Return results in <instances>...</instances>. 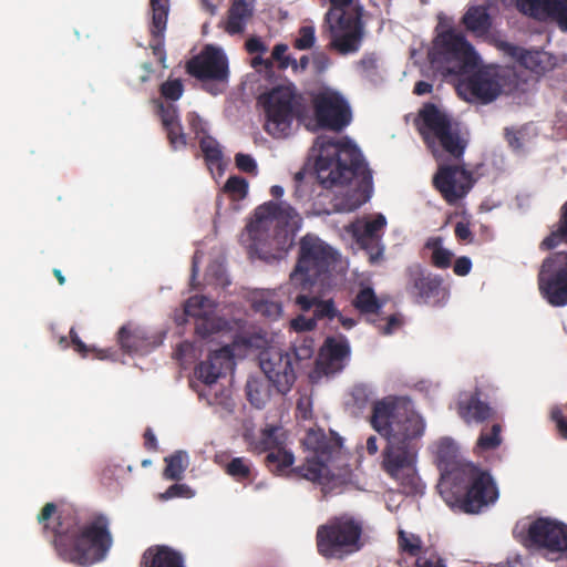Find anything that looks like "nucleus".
<instances>
[{
  "label": "nucleus",
  "instance_id": "nucleus-1",
  "mask_svg": "<svg viewBox=\"0 0 567 567\" xmlns=\"http://www.w3.org/2000/svg\"><path fill=\"white\" fill-rule=\"evenodd\" d=\"M37 519L45 534H52L51 545L56 556L79 567L103 561L114 543L110 518L101 513L84 519L79 508L66 505L58 509L50 502L42 507Z\"/></svg>",
  "mask_w": 567,
  "mask_h": 567
},
{
  "label": "nucleus",
  "instance_id": "nucleus-2",
  "mask_svg": "<svg viewBox=\"0 0 567 567\" xmlns=\"http://www.w3.org/2000/svg\"><path fill=\"white\" fill-rule=\"evenodd\" d=\"M372 427L386 437L382 452V470L408 494L417 493L421 478L417 474V454L421 439L425 432V422L421 415L395 404L378 401L373 404Z\"/></svg>",
  "mask_w": 567,
  "mask_h": 567
},
{
  "label": "nucleus",
  "instance_id": "nucleus-3",
  "mask_svg": "<svg viewBox=\"0 0 567 567\" xmlns=\"http://www.w3.org/2000/svg\"><path fill=\"white\" fill-rule=\"evenodd\" d=\"M431 451L441 473L440 494L451 508L478 514L498 499V488L489 471L464 460L453 439L440 437Z\"/></svg>",
  "mask_w": 567,
  "mask_h": 567
},
{
  "label": "nucleus",
  "instance_id": "nucleus-4",
  "mask_svg": "<svg viewBox=\"0 0 567 567\" xmlns=\"http://www.w3.org/2000/svg\"><path fill=\"white\" fill-rule=\"evenodd\" d=\"M540 251H549L537 274L538 290L553 307L567 305V200L559 209L558 220L538 244Z\"/></svg>",
  "mask_w": 567,
  "mask_h": 567
},
{
  "label": "nucleus",
  "instance_id": "nucleus-5",
  "mask_svg": "<svg viewBox=\"0 0 567 567\" xmlns=\"http://www.w3.org/2000/svg\"><path fill=\"white\" fill-rule=\"evenodd\" d=\"M315 146L319 150L315 169L319 184L324 188L347 185L360 175L364 183H371L372 175L360 150L348 138L336 141L319 136Z\"/></svg>",
  "mask_w": 567,
  "mask_h": 567
},
{
  "label": "nucleus",
  "instance_id": "nucleus-6",
  "mask_svg": "<svg viewBox=\"0 0 567 567\" xmlns=\"http://www.w3.org/2000/svg\"><path fill=\"white\" fill-rule=\"evenodd\" d=\"M322 30L329 34V48L341 55L357 53L365 38L364 9L360 0H328Z\"/></svg>",
  "mask_w": 567,
  "mask_h": 567
},
{
  "label": "nucleus",
  "instance_id": "nucleus-7",
  "mask_svg": "<svg viewBox=\"0 0 567 567\" xmlns=\"http://www.w3.org/2000/svg\"><path fill=\"white\" fill-rule=\"evenodd\" d=\"M338 252L317 235L306 234L299 239L298 256L290 274V285L295 289L321 286L331 287L332 269Z\"/></svg>",
  "mask_w": 567,
  "mask_h": 567
},
{
  "label": "nucleus",
  "instance_id": "nucleus-8",
  "mask_svg": "<svg viewBox=\"0 0 567 567\" xmlns=\"http://www.w3.org/2000/svg\"><path fill=\"white\" fill-rule=\"evenodd\" d=\"M306 444L313 451L315 456L291 468V477L305 478L320 485L323 496H327L343 484L341 477L333 474L328 466V463L340 453L342 439L333 434L328 436L320 430H311L306 436Z\"/></svg>",
  "mask_w": 567,
  "mask_h": 567
},
{
  "label": "nucleus",
  "instance_id": "nucleus-9",
  "mask_svg": "<svg viewBox=\"0 0 567 567\" xmlns=\"http://www.w3.org/2000/svg\"><path fill=\"white\" fill-rule=\"evenodd\" d=\"M306 444L313 451L315 456L291 468V477L305 478L320 485L323 496H327L343 484L341 477L333 474L328 466V463L340 453L342 439L333 434L328 436L320 430H311L306 436Z\"/></svg>",
  "mask_w": 567,
  "mask_h": 567
},
{
  "label": "nucleus",
  "instance_id": "nucleus-10",
  "mask_svg": "<svg viewBox=\"0 0 567 567\" xmlns=\"http://www.w3.org/2000/svg\"><path fill=\"white\" fill-rule=\"evenodd\" d=\"M362 522L352 515L332 516L317 527V551L326 559H344L362 548Z\"/></svg>",
  "mask_w": 567,
  "mask_h": 567
},
{
  "label": "nucleus",
  "instance_id": "nucleus-11",
  "mask_svg": "<svg viewBox=\"0 0 567 567\" xmlns=\"http://www.w3.org/2000/svg\"><path fill=\"white\" fill-rule=\"evenodd\" d=\"M302 99L292 85H278L258 97L262 105L266 123L265 131L275 138L290 134L293 120L302 107Z\"/></svg>",
  "mask_w": 567,
  "mask_h": 567
},
{
  "label": "nucleus",
  "instance_id": "nucleus-12",
  "mask_svg": "<svg viewBox=\"0 0 567 567\" xmlns=\"http://www.w3.org/2000/svg\"><path fill=\"white\" fill-rule=\"evenodd\" d=\"M295 215V209L285 202L269 200L258 206L255 210V219L246 227L250 251L267 261L278 258L281 249L278 240L269 234L268 223L274 219L289 220Z\"/></svg>",
  "mask_w": 567,
  "mask_h": 567
},
{
  "label": "nucleus",
  "instance_id": "nucleus-13",
  "mask_svg": "<svg viewBox=\"0 0 567 567\" xmlns=\"http://www.w3.org/2000/svg\"><path fill=\"white\" fill-rule=\"evenodd\" d=\"M417 130L425 143L437 140L445 152L460 158L465 150L458 132L452 127L450 117L433 103H427L419 113Z\"/></svg>",
  "mask_w": 567,
  "mask_h": 567
},
{
  "label": "nucleus",
  "instance_id": "nucleus-14",
  "mask_svg": "<svg viewBox=\"0 0 567 567\" xmlns=\"http://www.w3.org/2000/svg\"><path fill=\"white\" fill-rule=\"evenodd\" d=\"M465 86L474 100L488 104L501 94L513 92L517 87V76L513 69L487 65L468 76Z\"/></svg>",
  "mask_w": 567,
  "mask_h": 567
},
{
  "label": "nucleus",
  "instance_id": "nucleus-15",
  "mask_svg": "<svg viewBox=\"0 0 567 567\" xmlns=\"http://www.w3.org/2000/svg\"><path fill=\"white\" fill-rule=\"evenodd\" d=\"M279 427L268 425L258 435L245 434L244 437L249 452L268 453L265 457V465L272 474L291 477L290 470L295 456L284 449L285 442L277 435Z\"/></svg>",
  "mask_w": 567,
  "mask_h": 567
},
{
  "label": "nucleus",
  "instance_id": "nucleus-16",
  "mask_svg": "<svg viewBox=\"0 0 567 567\" xmlns=\"http://www.w3.org/2000/svg\"><path fill=\"white\" fill-rule=\"evenodd\" d=\"M327 288L312 286L295 289V291L289 292V298L301 312L312 311V317L317 323L321 320L332 322L337 319L344 330L352 329L357 324V320L344 317L332 298H323Z\"/></svg>",
  "mask_w": 567,
  "mask_h": 567
},
{
  "label": "nucleus",
  "instance_id": "nucleus-17",
  "mask_svg": "<svg viewBox=\"0 0 567 567\" xmlns=\"http://www.w3.org/2000/svg\"><path fill=\"white\" fill-rule=\"evenodd\" d=\"M404 288L417 305L441 306L449 296L442 277L432 274L421 264H412L405 269Z\"/></svg>",
  "mask_w": 567,
  "mask_h": 567
},
{
  "label": "nucleus",
  "instance_id": "nucleus-18",
  "mask_svg": "<svg viewBox=\"0 0 567 567\" xmlns=\"http://www.w3.org/2000/svg\"><path fill=\"white\" fill-rule=\"evenodd\" d=\"M312 106L320 128L341 132L352 120L348 101L337 91L324 89L318 92L312 97Z\"/></svg>",
  "mask_w": 567,
  "mask_h": 567
},
{
  "label": "nucleus",
  "instance_id": "nucleus-19",
  "mask_svg": "<svg viewBox=\"0 0 567 567\" xmlns=\"http://www.w3.org/2000/svg\"><path fill=\"white\" fill-rule=\"evenodd\" d=\"M186 72L203 83H226L229 76L228 60L221 49L208 44L187 61ZM204 86L206 91L216 94L206 84Z\"/></svg>",
  "mask_w": 567,
  "mask_h": 567
},
{
  "label": "nucleus",
  "instance_id": "nucleus-20",
  "mask_svg": "<svg viewBox=\"0 0 567 567\" xmlns=\"http://www.w3.org/2000/svg\"><path fill=\"white\" fill-rule=\"evenodd\" d=\"M260 368L278 393H288L296 382L293 357L281 349L269 348L262 351Z\"/></svg>",
  "mask_w": 567,
  "mask_h": 567
},
{
  "label": "nucleus",
  "instance_id": "nucleus-21",
  "mask_svg": "<svg viewBox=\"0 0 567 567\" xmlns=\"http://www.w3.org/2000/svg\"><path fill=\"white\" fill-rule=\"evenodd\" d=\"M434 49L442 60L454 63V69L457 72H464L475 65L476 53L474 48L462 33L452 28L436 35Z\"/></svg>",
  "mask_w": 567,
  "mask_h": 567
},
{
  "label": "nucleus",
  "instance_id": "nucleus-22",
  "mask_svg": "<svg viewBox=\"0 0 567 567\" xmlns=\"http://www.w3.org/2000/svg\"><path fill=\"white\" fill-rule=\"evenodd\" d=\"M350 354L351 348L347 337H327L320 347L313 373L318 377L340 373L348 364Z\"/></svg>",
  "mask_w": 567,
  "mask_h": 567
},
{
  "label": "nucleus",
  "instance_id": "nucleus-23",
  "mask_svg": "<svg viewBox=\"0 0 567 567\" xmlns=\"http://www.w3.org/2000/svg\"><path fill=\"white\" fill-rule=\"evenodd\" d=\"M433 185L444 200L453 205L471 190L473 178L472 174L463 167L445 165L437 169L433 177Z\"/></svg>",
  "mask_w": 567,
  "mask_h": 567
},
{
  "label": "nucleus",
  "instance_id": "nucleus-24",
  "mask_svg": "<svg viewBox=\"0 0 567 567\" xmlns=\"http://www.w3.org/2000/svg\"><path fill=\"white\" fill-rule=\"evenodd\" d=\"M385 226L383 215H378L373 219H359L349 226V231L357 244L369 255L370 262H377L383 257L382 237Z\"/></svg>",
  "mask_w": 567,
  "mask_h": 567
},
{
  "label": "nucleus",
  "instance_id": "nucleus-25",
  "mask_svg": "<svg viewBox=\"0 0 567 567\" xmlns=\"http://www.w3.org/2000/svg\"><path fill=\"white\" fill-rule=\"evenodd\" d=\"M527 539L537 548L563 553L567 549V526L548 517H540L530 523Z\"/></svg>",
  "mask_w": 567,
  "mask_h": 567
},
{
  "label": "nucleus",
  "instance_id": "nucleus-26",
  "mask_svg": "<svg viewBox=\"0 0 567 567\" xmlns=\"http://www.w3.org/2000/svg\"><path fill=\"white\" fill-rule=\"evenodd\" d=\"M456 411L467 425L482 424L493 420L496 414L489 403L482 399V391L478 388L458 394Z\"/></svg>",
  "mask_w": 567,
  "mask_h": 567
},
{
  "label": "nucleus",
  "instance_id": "nucleus-27",
  "mask_svg": "<svg viewBox=\"0 0 567 567\" xmlns=\"http://www.w3.org/2000/svg\"><path fill=\"white\" fill-rule=\"evenodd\" d=\"M234 365V350L230 346L213 351L206 361L196 368V374L205 384H213Z\"/></svg>",
  "mask_w": 567,
  "mask_h": 567
},
{
  "label": "nucleus",
  "instance_id": "nucleus-28",
  "mask_svg": "<svg viewBox=\"0 0 567 567\" xmlns=\"http://www.w3.org/2000/svg\"><path fill=\"white\" fill-rule=\"evenodd\" d=\"M150 6L152 9V22L150 27L152 40L150 47L159 62L164 63L166 59L164 34L169 12V0H150Z\"/></svg>",
  "mask_w": 567,
  "mask_h": 567
},
{
  "label": "nucleus",
  "instance_id": "nucleus-29",
  "mask_svg": "<svg viewBox=\"0 0 567 567\" xmlns=\"http://www.w3.org/2000/svg\"><path fill=\"white\" fill-rule=\"evenodd\" d=\"M141 567H186L181 551L167 545H154L142 555Z\"/></svg>",
  "mask_w": 567,
  "mask_h": 567
},
{
  "label": "nucleus",
  "instance_id": "nucleus-30",
  "mask_svg": "<svg viewBox=\"0 0 567 567\" xmlns=\"http://www.w3.org/2000/svg\"><path fill=\"white\" fill-rule=\"evenodd\" d=\"M254 7L247 0H234L228 10L227 20L224 25L225 31L230 35L244 32Z\"/></svg>",
  "mask_w": 567,
  "mask_h": 567
},
{
  "label": "nucleus",
  "instance_id": "nucleus-31",
  "mask_svg": "<svg viewBox=\"0 0 567 567\" xmlns=\"http://www.w3.org/2000/svg\"><path fill=\"white\" fill-rule=\"evenodd\" d=\"M465 29L477 37L486 35L493 24L488 8L485 6H472L462 17Z\"/></svg>",
  "mask_w": 567,
  "mask_h": 567
},
{
  "label": "nucleus",
  "instance_id": "nucleus-32",
  "mask_svg": "<svg viewBox=\"0 0 567 567\" xmlns=\"http://www.w3.org/2000/svg\"><path fill=\"white\" fill-rule=\"evenodd\" d=\"M495 44L505 55L528 69H536L543 55L539 51H528L505 40H496Z\"/></svg>",
  "mask_w": 567,
  "mask_h": 567
},
{
  "label": "nucleus",
  "instance_id": "nucleus-33",
  "mask_svg": "<svg viewBox=\"0 0 567 567\" xmlns=\"http://www.w3.org/2000/svg\"><path fill=\"white\" fill-rule=\"evenodd\" d=\"M225 473L238 483H251L255 478L254 465L244 456L233 457L225 466Z\"/></svg>",
  "mask_w": 567,
  "mask_h": 567
},
{
  "label": "nucleus",
  "instance_id": "nucleus-34",
  "mask_svg": "<svg viewBox=\"0 0 567 567\" xmlns=\"http://www.w3.org/2000/svg\"><path fill=\"white\" fill-rule=\"evenodd\" d=\"M251 307L256 313L270 320L278 319L282 313V305L269 292L256 295Z\"/></svg>",
  "mask_w": 567,
  "mask_h": 567
},
{
  "label": "nucleus",
  "instance_id": "nucleus-35",
  "mask_svg": "<svg viewBox=\"0 0 567 567\" xmlns=\"http://www.w3.org/2000/svg\"><path fill=\"white\" fill-rule=\"evenodd\" d=\"M352 306L361 315H378L382 308L374 290L370 287H364L359 290L352 300Z\"/></svg>",
  "mask_w": 567,
  "mask_h": 567
},
{
  "label": "nucleus",
  "instance_id": "nucleus-36",
  "mask_svg": "<svg viewBox=\"0 0 567 567\" xmlns=\"http://www.w3.org/2000/svg\"><path fill=\"white\" fill-rule=\"evenodd\" d=\"M166 466L163 476L171 481H181L184 472L188 467V455L185 451H176L164 458Z\"/></svg>",
  "mask_w": 567,
  "mask_h": 567
},
{
  "label": "nucleus",
  "instance_id": "nucleus-37",
  "mask_svg": "<svg viewBox=\"0 0 567 567\" xmlns=\"http://www.w3.org/2000/svg\"><path fill=\"white\" fill-rule=\"evenodd\" d=\"M556 0H517V9L534 19L549 18Z\"/></svg>",
  "mask_w": 567,
  "mask_h": 567
},
{
  "label": "nucleus",
  "instance_id": "nucleus-38",
  "mask_svg": "<svg viewBox=\"0 0 567 567\" xmlns=\"http://www.w3.org/2000/svg\"><path fill=\"white\" fill-rule=\"evenodd\" d=\"M246 393L248 401L257 409L264 408L270 399L269 384L257 378L247 381Z\"/></svg>",
  "mask_w": 567,
  "mask_h": 567
},
{
  "label": "nucleus",
  "instance_id": "nucleus-39",
  "mask_svg": "<svg viewBox=\"0 0 567 567\" xmlns=\"http://www.w3.org/2000/svg\"><path fill=\"white\" fill-rule=\"evenodd\" d=\"M199 147L205 158V162L210 171L213 168L220 169L223 163V152L219 143L210 135L200 137Z\"/></svg>",
  "mask_w": 567,
  "mask_h": 567
},
{
  "label": "nucleus",
  "instance_id": "nucleus-40",
  "mask_svg": "<svg viewBox=\"0 0 567 567\" xmlns=\"http://www.w3.org/2000/svg\"><path fill=\"white\" fill-rule=\"evenodd\" d=\"M398 547L399 549L410 557L417 558L425 548L419 535L406 533L403 529L398 532Z\"/></svg>",
  "mask_w": 567,
  "mask_h": 567
},
{
  "label": "nucleus",
  "instance_id": "nucleus-41",
  "mask_svg": "<svg viewBox=\"0 0 567 567\" xmlns=\"http://www.w3.org/2000/svg\"><path fill=\"white\" fill-rule=\"evenodd\" d=\"M117 339L121 348L127 353L138 352L144 343L143 338L136 330H131L123 326L117 332Z\"/></svg>",
  "mask_w": 567,
  "mask_h": 567
},
{
  "label": "nucleus",
  "instance_id": "nucleus-42",
  "mask_svg": "<svg viewBox=\"0 0 567 567\" xmlns=\"http://www.w3.org/2000/svg\"><path fill=\"white\" fill-rule=\"evenodd\" d=\"M502 427L498 423L493 424L489 432L482 431L476 443V447L481 451H489L497 449L502 443Z\"/></svg>",
  "mask_w": 567,
  "mask_h": 567
},
{
  "label": "nucleus",
  "instance_id": "nucleus-43",
  "mask_svg": "<svg viewBox=\"0 0 567 567\" xmlns=\"http://www.w3.org/2000/svg\"><path fill=\"white\" fill-rule=\"evenodd\" d=\"M163 130L166 133L168 144L173 151L187 146V137L181 122L175 123L172 126L164 127Z\"/></svg>",
  "mask_w": 567,
  "mask_h": 567
},
{
  "label": "nucleus",
  "instance_id": "nucleus-44",
  "mask_svg": "<svg viewBox=\"0 0 567 567\" xmlns=\"http://www.w3.org/2000/svg\"><path fill=\"white\" fill-rule=\"evenodd\" d=\"M208 298L196 295L189 297L184 305V312L188 317L202 318L205 315V308L208 306Z\"/></svg>",
  "mask_w": 567,
  "mask_h": 567
},
{
  "label": "nucleus",
  "instance_id": "nucleus-45",
  "mask_svg": "<svg viewBox=\"0 0 567 567\" xmlns=\"http://www.w3.org/2000/svg\"><path fill=\"white\" fill-rule=\"evenodd\" d=\"M70 339L71 344L75 352H78L82 358L89 357L90 353H94V357L97 359H105L106 351L97 350L95 348L87 347L79 337L74 328L70 330Z\"/></svg>",
  "mask_w": 567,
  "mask_h": 567
},
{
  "label": "nucleus",
  "instance_id": "nucleus-46",
  "mask_svg": "<svg viewBox=\"0 0 567 567\" xmlns=\"http://www.w3.org/2000/svg\"><path fill=\"white\" fill-rule=\"evenodd\" d=\"M350 395L352 404L362 410L372 400L373 393L369 385L360 383L352 386Z\"/></svg>",
  "mask_w": 567,
  "mask_h": 567
},
{
  "label": "nucleus",
  "instance_id": "nucleus-47",
  "mask_svg": "<svg viewBox=\"0 0 567 567\" xmlns=\"http://www.w3.org/2000/svg\"><path fill=\"white\" fill-rule=\"evenodd\" d=\"M414 567H446V564L435 549L427 547L416 558Z\"/></svg>",
  "mask_w": 567,
  "mask_h": 567
},
{
  "label": "nucleus",
  "instance_id": "nucleus-48",
  "mask_svg": "<svg viewBox=\"0 0 567 567\" xmlns=\"http://www.w3.org/2000/svg\"><path fill=\"white\" fill-rule=\"evenodd\" d=\"M159 92L166 100L177 101L184 92L183 82L179 79L167 80L161 85Z\"/></svg>",
  "mask_w": 567,
  "mask_h": 567
},
{
  "label": "nucleus",
  "instance_id": "nucleus-49",
  "mask_svg": "<svg viewBox=\"0 0 567 567\" xmlns=\"http://www.w3.org/2000/svg\"><path fill=\"white\" fill-rule=\"evenodd\" d=\"M315 28L312 25H303L299 29V35L293 42V47L298 50H309L316 41Z\"/></svg>",
  "mask_w": 567,
  "mask_h": 567
},
{
  "label": "nucleus",
  "instance_id": "nucleus-50",
  "mask_svg": "<svg viewBox=\"0 0 567 567\" xmlns=\"http://www.w3.org/2000/svg\"><path fill=\"white\" fill-rule=\"evenodd\" d=\"M158 114L163 128L181 122L178 109L173 104L164 105L161 103L158 105Z\"/></svg>",
  "mask_w": 567,
  "mask_h": 567
},
{
  "label": "nucleus",
  "instance_id": "nucleus-51",
  "mask_svg": "<svg viewBox=\"0 0 567 567\" xmlns=\"http://www.w3.org/2000/svg\"><path fill=\"white\" fill-rule=\"evenodd\" d=\"M248 184L245 178L231 176L227 179L224 186V190L230 193L239 198H243L247 194Z\"/></svg>",
  "mask_w": 567,
  "mask_h": 567
},
{
  "label": "nucleus",
  "instance_id": "nucleus-52",
  "mask_svg": "<svg viewBox=\"0 0 567 567\" xmlns=\"http://www.w3.org/2000/svg\"><path fill=\"white\" fill-rule=\"evenodd\" d=\"M186 121L189 130L195 134V137L200 141V137L207 134V123L196 113L189 112L186 115Z\"/></svg>",
  "mask_w": 567,
  "mask_h": 567
},
{
  "label": "nucleus",
  "instance_id": "nucleus-53",
  "mask_svg": "<svg viewBox=\"0 0 567 567\" xmlns=\"http://www.w3.org/2000/svg\"><path fill=\"white\" fill-rule=\"evenodd\" d=\"M563 31H567V0H556L549 16Z\"/></svg>",
  "mask_w": 567,
  "mask_h": 567
},
{
  "label": "nucleus",
  "instance_id": "nucleus-54",
  "mask_svg": "<svg viewBox=\"0 0 567 567\" xmlns=\"http://www.w3.org/2000/svg\"><path fill=\"white\" fill-rule=\"evenodd\" d=\"M453 252L446 248L437 249L431 255V264L439 269H447L452 265Z\"/></svg>",
  "mask_w": 567,
  "mask_h": 567
},
{
  "label": "nucleus",
  "instance_id": "nucleus-55",
  "mask_svg": "<svg viewBox=\"0 0 567 567\" xmlns=\"http://www.w3.org/2000/svg\"><path fill=\"white\" fill-rule=\"evenodd\" d=\"M194 496V491L186 484H173L171 485L164 494H162L163 499H171L176 497L190 498Z\"/></svg>",
  "mask_w": 567,
  "mask_h": 567
},
{
  "label": "nucleus",
  "instance_id": "nucleus-56",
  "mask_svg": "<svg viewBox=\"0 0 567 567\" xmlns=\"http://www.w3.org/2000/svg\"><path fill=\"white\" fill-rule=\"evenodd\" d=\"M235 164L237 168L244 173L256 175L258 172L257 163L254 159V157L249 154H236Z\"/></svg>",
  "mask_w": 567,
  "mask_h": 567
},
{
  "label": "nucleus",
  "instance_id": "nucleus-57",
  "mask_svg": "<svg viewBox=\"0 0 567 567\" xmlns=\"http://www.w3.org/2000/svg\"><path fill=\"white\" fill-rule=\"evenodd\" d=\"M290 327L296 332H308L317 328V322L313 317H306L305 315H298L290 321Z\"/></svg>",
  "mask_w": 567,
  "mask_h": 567
},
{
  "label": "nucleus",
  "instance_id": "nucleus-58",
  "mask_svg": "<svg viewBox=\"0 0 567 567\" xmlns=\"http://www.w3.org/2000/svg\"><path fill=\"white\" fill-rule=\"evenodd\" d=\"M288 51V45L284 43H278L274 47L271 52L272 60L278 62V66L280 69H287L290 64V56L286 54Z\"/></svg>",
  "mask_w": 567,
  "mask_h": 567
},
{
  "label": "nucleus",
  "instance_id": "nucleus-59",
  "mask_svg": "<svg viewBox=\"0 0 567 567\" xmlns=\"http://www.w3.org/2000/svg\"><path fill=\"white\" fill-rule=\"evenodd\" d=\"M286 352L293 357V364L297 367L300 361L311 358L313 349L311 346L303 343L299 347L293 346Z\"/></svg>",
  "mask_w": 567,
  "mask_h": 567
},
{
  "label": "nucleus",
  "instance_id": "nucleus-60",
  "mask_svg": "<svg viewBox=\"0 0 567 567\" xmlns=\"http://www.w3.org/2000/svg\"><path fill=\"white\" fill-rule=\"evenodd\" d=\"M454 234L457 240L471 243L473 240V233L467 223L458 221L455 225Z\"/></svg>",
  "mask_w": 567,
  "mask_h": 567
},
{
  "label": "nucleus",
  "instance_id": "nucleus-61",
  "mask_svg": "<svg viewBox=\"0 0 567 567\" xmlns=\"http://www.w3.org/2000/svg\"><path fill=\"white\" fill-rule=\"evenodd\" d=\"M471 269L472 261L466 256L458 257L453 265V271L456 276H466L470 274Z\"/></svg>",
  "mask_w": 567,
  "mask_h": 567
},
{
  "label": "nucleus",
  "instance_id": "nucleus-62",
  "mask_svg": "<svg viewBox=\"0 0 567 567\" xmlns=\"http://www.w3.org/2000/svg\"><path fill=\"white\" fill-rule=\"evenodd\" d=\"M245 47L249 53H265L267 51V47L256 37L248 39Z\"/></svg>",
  "mask_w": 567,
  "mask_h": 567
},
{
  "label": "nucleus",
  "instance_id": "nucleus-63",
  "mask_svg": "<svg viewBox=\"0 0 567 567\" xmlns=\"http://www.w3.org/2000/svg\"><path fill=\"white\" fill-rule=\"evenodd\" d=\"M505 137L508 145L514 150H520L523 143L519 137V132L511 128H505Z\"/></svg>",
  "mask_w": 567,
  "mask_h": 567
},
{
  "label": "nucleus",
  "instance_id": "nucleus-64",
  "mask_svg": "<svg viewBox=\"0 0 567 567\" xmlns=\"http://www.w3.org/2000/svg\"><path fill=\"white\" fill-rule=\"evenodd\" d=\"M359 207L358 203L350 202L348 198H342L333 205L336 212H353Z\"/></svg>",
  "mask_w": 567,
  "mask_h": 567
}]
</instances>
